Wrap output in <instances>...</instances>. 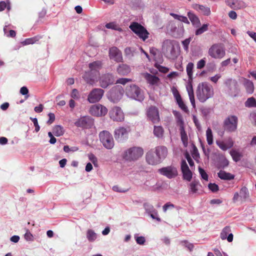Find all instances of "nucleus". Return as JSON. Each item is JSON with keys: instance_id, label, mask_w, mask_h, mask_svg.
<instances>
[{"instance_id": "46", "label": "nucleus", "mask_w": 256, "mask_h": 256, "mask_svg": "<svg viewBox=\"0 0 256 256\" xmlns=\"http://www.w3.org/2000/svg\"><path fill=\"white\" fill-rule=\"evenodd\" d=\"M240 197L243 200H246L249 196L248 191L246 187H242L240 192Z\"/></svg>"}, {"instance_id": "41", "label": "nucleus", "mask_w": 256, "mask_h": 256, "mask_svg": "<svg viewBox=\"0 0 256 256\" xmlns=\"http://www.w3.org/2000/svg\"><path fill=\"white\" fill-rule=\"evenodd\" d=\"M176 102L178 104L179 107L184 112H188V108L186 105L182 101L180 96H178L176 98Z\"/></svg>"}, {"instance_id": "8", "label": "nucleus", "mask_w": 256, "mask_h": 256, "mask_svg": "<svg viewBox=\"0 0 256 256\" xmlns=\"http://www.w3.org/2000/svg\"><path fill=\"white\" fill-rule=\"evenodd\" d=\"M208 53L212 58L222 59L226 54V50L220 44H214L209 48Z\"/></svg>"}, {"instance_id": "24", "label": "nucleus", "mask_w": 256, "mask_h": 256, "mask_svg": "<svg viewBox=\"0 0 256 256\" xmlns=\"http://www.w3.org/2000/svg\"><path fill=\"white\" fill-rule=\"evenodd\" d=\"M154 150L156 154H157L162 162L168 155V149L166 146H156Z\"/></svg>"}, {"instance_id": "54", "label": "nucleus", "mask_w": 256, "mask_h": 256, "mask_svg": "<svg viewBox=\"0 0 256 256\" xmlns=\"http://www.w3.org/2000/svg\"><path fill=\"white\" fill-rule=\"evenodd\" d=\"M4 32L5 34H6L7 36H10L12 38H14L16 36V32L14 30H10L9 32V34H6L8 32L7 26H5L4 28Z\"/></svg>"}, {"instance_id": "19", "label": "nucleus", "mask_w": 256, "mask_h": 256, "mask_svg": "<svg viewBox=\"0 0 256 256\" xmlns=\"http://www.w3.org/2000/svg\"><path fill=\"white\" fill-rule=\"evenodd\" d=\"M109 56L110 59L117 62L122 61V53L116 47L114 46L110 48Z\"/></svg>"}, {"instance_id": "23", "label": "nucleus", "mask_w": 256, "mask_h": 256, "mask_svg": "<svg viewBox=\"0 0 256 256\" xmlns=\"http://www.w3.org/2000/svg\"><path fill=\"white\" fill-rule=\"evenodd\" d=\"M89 68L90 69V72L92 74L94 73V75H96L98 78L100 76L99 70L102 67V64L100 61H96L89 64Z\"/></svg>"}, {"instance_id": "29", "label": "nucleus", "mask_w": 256, "mask_h": 256, "mask_svg": "<svg viewBox=\"0 0 256 256\" xmlns=\"http://www.w3.org/2000/svg\"><path fill=\"white\" fill-rule=\"evenodd\" d=\"M130 72V67L126 64H120L117 68L118 73L122 76H126Z\"/></svg>"}, {"instance_id": "62", "label": "nucleus", "mask_w": 256, "mask_h": 256, "mask_svg": "<svg viewBox=\"0 0 256 256\" xmlns=\"http://www.w3.org/2000/svg\"><path fill=\"white\" fill-rule=\"evenodd\" d=\"M49 120L47 121V124H52L55 120V116L52 113H50L48 114Z\"/></svg>"}, {"instance_id": "40", "label": "nucleus", "mask_w": 256, "mask_h": 256, "mask_svg": "<svg viewBox=\"0 0 256 256\" xmlns=\"http://www.w3.org/2000/svg\"><path fill=\"white\" fill-rule=\"evenodd\" d=\"M194 66V64L191 62H188L186 66V70L189 80H192Z\"/></svg>"}, {"instance_id": "37", "label": "nucleus", "mask_w": 256, "mask_h": 256, "mask_svg": "<svg viewBox=\"0 0 256 256\" xmlns=\"http://www.w3.org/2000/svg\"><path fill=\"white\" fill-rule=\"evenodd\" d=\"M52 132L56 136H60L64 134V130L62 126L57 125L54 127Z\"/></svg>"}, {"instance_id": "44", "label": "nucleus", "mask_w": 256, "mask_h": 256, "mask_svg": "<svg viewBox=\"0 0 256 256\" xmlns=\"http://www.w3.org/2000/svg\"><path fill=\"white\" fill-rule=\"evenodd\" d=\"M208 24H204L200 28H198L195 32L196 36L200 35L208 30Z\"/></svg>"}, {"instance_id": "22", "label": "nucleus", "mask_w": 256, "mask_h": 256, "mask_svg": "<svg viewBox=\"0 0 256 256\" xmlns=\"http://www.w3.org/2000/svg\"><path fill=\"white\" fill-rule=\"evenodd\" d=\"M226 4L232 9L238 10L246 7V4L240 0H226Z\"/></svg>"}, {"instance_id": "52", "label": "nucleus", "mask_w": 256, "mask_h": 256, "mask_svg": "<svg viewBox=\"0 0 256 256\" xmlns=\"http://www.w3.org/2000/svg\"><path fill=\"white\" fill-rule=\"evenodd\" d=\"M70 96L72 98L75 100H78L80 98L79 92L76 88L72 90Z\"/></svg>"}, {"instance_id": "35", "label": "nucleus", "mask_w": 256, "mask_h": 256, "mask_svg": "<svg viewBox=\"0 0 256 256\" xmlns=\"http://www.w3.org/2000/svg\"><path fill=\"white\" fill-rule=\"evenodd\" d=\"M218 176L222 180H231L234 178V176L224 170H220L218 174Z\"/></svg>"}, {"instance_id": "42", "label": "nucleus", "mask_w": 256, "mask_h": 256, "mask_svg": "<svg viewBox=\"0 0 256 256\" xmlns=\"http://www.w3.org/2000/svg\"><path fill=\"white\" fill-rule=\"evenodd\" d=\"M230 154L233 160L236 162L239 161L242 157V154L236 150H232L230 152Z\"/></svg>"}, {"instance_id": "31", "label": "nucleus", "mask_w": 256, "mask_h": 256, "mask_svg": "<svg viewBox=\"0 0 256 256\" xmlns=\"http://www.w3.org/2000/svg\"><path fill=\"white\" fill-rule=\"evenodd\" d=\"M243 84L248 94H252L254 92V85L251 80L244 78Z\"/></svg>"}, {"instance_id": "33", "label": "nucleus", "mask_w": 256, "mask_h": 256, "mask_svg": "<svg viewBox=\"0 0 256 256\" xmlns=\"http://www.w3.org/2000/svg\"><path fill=\"white\" fill-rule=\"evenodd\" d=\"M166 28L167 30L170 31L172 33V34L174 36H178V34H177V31H178V30L176 24L174 22H170L166 26Z\"/></svg>"}, {"instance_id": "7", "label": "nucleus", "mask_w": 256, "mask_h": 256, "mask_svg": "<svg viewBox=\"0 0 256 256\" xmlns=\"http://www.w3.org/2000/svg\"><path fill=\"white\" fill-rule=\"evenodd\" d=\"M238 118L235 116H230L224 121L223 127L224 130L228 132H235L238 127Z\"/></svg>"}, {"instance_id": "38", "label": "nucleus", "mask_w": 256, "mask_h": 256, "mask_svg": "<svg viewBox=\"0 0 256 256\" xmlns=\"http://www.w3.org/2000/svg\"><path fill=\"white\" fill-rule=\"evenodd\" d=\"M86 236L87 239L90 242H94L97 238V234L91 229L87 230Z\"/></svg>"}, {"instance_id": "34", "label": "nucleus", "mask_w": 256, "mask_h": 256, "mask_svg": "<svg viewBox=\"0 0 256 256\" xmlns=\"http://www.w3.org/2000/svg\"><path fill=\"white\" fill-rule=\"evenodd\" d=\"M144 78L148 82L152 84H156L159 81L158 77L148 73L144 74Z\"/></svg>"}, {"instance_id": "32", "label": "nucleus", "mask_w": 256, "mask_h": 256, "mask_svg": "<svg viewBox=\"0 0 256 256\" xmlns=\"http://www.w3.org/2000/svg\"><path fill=\"white\" fill-rule=\"evenodd\" d=\"M188 16L192 24L196 27H198L200 24L198 18L192 12L188 13Z\"/></svg>"}, {"instance_id": "36", "label": "nucleus", "mask_w": 256, "mask_h": 256, "mask_svg": "<svg viewBox=\"0 0 256 256\" xmlns=\"http://www.w3.org/2000/svg\"><path fill=\"white\" fill-rule=\"evenodd\" d=\"M164 130L161 126H154V134L158 138H162L164 136Z\"/></svg>"}, {"instance_id": "2", "label": "nucleus", "mask_w": 256, "mask_h": 256, "mask_svg": "<svg viewBox=\"0 0 256 256\" xmlns=\"http://www.w3.org/2000/svg\"><path fill=\"white\" fill-rule=\"evenodd\" d=\"M143 154L144 150L142 148L133 146L125 150L122 154V158L127 162H134L142 157Z\"/></svg>"}, {"instance_id": "13", "label": "nucleus", "mask_w": 256, "mask_h": 256, "mask_svg": "<svg viewBox=\"0 0 256 256\" xmlns=\"http://www.w3.org/2000/svg\"><path fill=\"white\" fill-rule=\"evenodd\" d=\"M107 112V108L100 104L93 105L90 109V114L96 116H104L106 114Z\"/></svg>"}, {"instance_id": "5", "label": "nucleus", "mask_w": 256, "mask_h": 256, "mask_svg": "<svg viewBox=\"0 0 256 256\" xmlns=\"http://www.w3.org/2000/svg\"><path fill=\"white\" fill-rule=\"evenodd\" d=\"M174 114L176 119L178 125L180 126V131L182 141L184 146H186L188 144V137L184 130V122L181 114L177 112L174 111Z\"/></svg>"}, {"instance_id": "63", "label": "nucleus", "mask_w": 256, "mask_h": 256, "mask_svg": "<svg viewBox=\"0 0 256 256\" xmlns=\"http://www.w3.org/2000/svg\"><path fill=\"white\" fill-rule=\"evenodd\" d=\"M89 159L94 166H97V158L93 154H91L89 156Z\"/></svg>"}, {"instance_id": "59", "label": "nucleus", "mask_w": 256, "mask_h": 256, "mask_svg": "<svg viewBox=\"0 0 256 256\" xmlns=\"http://www.w3.org/2000/svg\"><path fill=\"white\" fill-rule=\"evenodd\" d=\"M30 119L32 120L34 123V126H35V131L38 132L40 130V126L38 125V120L36 118H30Z\"/></svg>"}, {"instance_id": "17", "label": "nucleus", "mask_w": 256, "mask_h": 256, "mask_svg": "<svg viewBox=\"0 0 256 256\" xmlns=\"http://www.w3.org/2000/svg\"><path fill=\"white\" fill-rule=\"evenodd\" d=\"M164 44H166V54L169 58L174 59L177 57L178 52L175 50V48L172 44L170 40H166L164 42Z\"/></svg>"}, {"instance_id": "26", "label": "nucleus", "mask_w": 256, "mask_h": 256, "mask_svg": "<svg viewBox=\"0 0 256 256\" xmlns=\"http://www.w3.org/2000/svg\"><path fill=\"white\" fill-rule=\"evenodd\" d=\"M216 143L218 147L223 150H226L231 148L234 145V141L231 138H229L226 142L216 141Z\"/></svg>"}, {"instance_id": "12", "label": "nucleus", "mask_w": 256, "mask_h": 256, "mask_svg": "<svg viewBox=\"0 0 256 256\" xmlns=\"http://www.w3.org/2000/svg\"><path fill=\"white\" fill-rule=\"evenodd\" d=\"M74 124L77 127L82 128H90L94 124V120L90 117L84 116L78 118L74 122Z\"/></svg>"}, {"instance_id": "16", "label": "nucleus", "mask_w": 256, "mask_h": 256, "mask_svg": "<svg viewBox=\"0 0 256 256\" xmlns=\"http://www.w3.org/2000/svg\"><path fill=\"white\" fill-rule=\"evenodd\" d=\"M115 81L114 78L112 74H106L102 75L100 78V85L102 88H106L108 86L112 84Z\"/></svg>"}, {"instance_id": "61", "label": "nucleus", "mask_w": 256, "mask_h": 256, "mask_svg": "<svg viewBox=\"0 0 256 256\" xmlns=\"http://www.w3.org/2000/svg\"><path fill=\"white\" fill-rule=\"evenodd\" d=\"M174 206L173 204L170 202H167L163 206L162 208L164 212H166L168 209L174 208Z\"/></svg>"}, {"instance_id": "21", "label": "nucleus", "mask_w": 256, "mask_h": 256, "mask_svg": "<svg viewBox=\"0 0 256 256\" xmlns=\"http://www.w3.org/2000/svg\"><path fill=\"white\" fill-rule=\"evenodd\" d=\"M181 170L184 180L190 182L192 174L185 160H182L181 162Z\"/></svg>"}, {"instance_id": "3", "label": "nucleus", "mask_w": 256, "mask_h": 256, "mask_svg": "<svg viewBox=\"0 0 256 256\" xmlns=\"http://www.w3.org/2000/svg\"><path fill=\"white\" fill-rule=\"evenodd\" d=\"M126 94L128 97L139 101H142L144 98V94L141 89L134 84L126 86Z\"/></svg>"}, {"instance_id": "10", "label": "nucleus", "mask_w": 256, "mask_h": 256, "mask_svg": "<svg viewBox=\"0 0 256 256\" xmlns=\"http://www.w3.org/2000/svg\"><path fill=\"white\" fill-rule=\"evenodd\" d=\"M104 94V90L101 88H94L88 94V100L90 103L93 104L99 102Z\"/></svg>"}, {"instance_id": "15", "label": "nucleus", "mask_w": 256, "mask_h": 256, "mask_svg": "<svg viewBox=\"0 0 256 256\" xmlns=\"http://www.w3.org/2000/svg\"><path fill=\"white\" fill-rule=\"evenodd\" d=\"M110 116L111 119L116 122H122L124 120V116L121 108L119 107H114L110 112Z\"/></svg>"}, {"instance_id": "9", "label": "nucleus", "mask_w": 256, "mask_h": 256, "mask_svg": "<svg viewBox=\"0 0 256 256\" xmlns=\"http://www.w3.org/2000/svg\"><path fill=\"white\" fill-rule=\"evenodd\" d=\"M158 172L169 179L175 178L178 175L177 168L172 165L160 168L158 170Z\"/></svg>"}, {"instance_id": "56", "label": "nucleus", "mask_w": 256, "mask_h": 256, "mask_svg": "<svg viewBox=\"0 0 256 256\" xmlns=\"http://www.w3.org/2000/svg\"><path fill=\"white\" fill-rule=\"evenodd\" d=\"M198 171H199V172H200L202 178H203L204 180H208V175L206 172L200 167L198 168Z\"/></svg>"}, {"instance_id": "1", "label": "nucleus", "mask_w": 256, "mask_h": 256, "mask_svg": "<svg viewBox=\"0 0 256 256\" xmlns=\"http://www.w3.org/2000/svg\"><path fill=\"white\" fill-rule=\"evenodd\" d=\"M212 86L207 82H202L198 84L196 90V94L198 100L201 102H205L214 96Z\"/></svg>"}, {"instance_id": "58", "label": "nucleus", "mask_w": 256, "mask_h": 256, "mask_svg": "<svg viewBox=\"0 0 256 256\" xmlns=\"http://www.w3.org/2000/svg\"><path fill=\"white\" fill-rule=\"evenodd\" d=\"M78 150V148L76 146H74L70 148L68 146H64V150L66 152H76Z\"/></svg>"}, {"instance_id": "48", "label": "nucleus", "mask_w": 256, "mask_h": 256, "mask_svg": "<svg viewBox=\"0 0 256 256\" xmlns=\"http://www.w3.org/2000/svg\"><path fill=\"white\" fill-rule=\"evenodd\" d=\"M106 27L108 29H112L114 30H118L120 31L121 30L120 28H119L118 25L114 22H109L106 24Z\"/></svg>"}, {"instance_id": "4", "label": "nucleus", "mask_w": 256, "mask_h": 256, "mask_svg": "<svg viewBox=\"0 0 256 256\" xmlns=\"http://www.w3.org/2000/svg\"><path fill=\"white\" fill-rule=\"evenodd\" d=\"M129 28L140 39L145 41L148 38L149 32L146 28L137 22H132Z\"/></svg>"}, {"instance_id": "39", "label": "nucleus", "mask_w": 256, "mask_h": 256, "mask_svg": "<svg viewBox=\"0 0 256 256\" xmlns=\"http://www.w3.org/2000/svg\"><path fill=\"white\" fill-rule=\"evenodd\" d=\"M200 186V182L198 181H193L190 183L189 185L190 187V193L195 194L196 193L198 190V186Z\"/></svg>"}, {"instance_id": "30", "label": "nucleus", "mask_w": 256, "mask_h": 256, "mask_svg": "<svg viewBox=\"0 0 256 256\" xmlns=\"http://www.w3.org/2000/svg\"><path fill=\"white\" fill-rule=\"evenodd\" d=\"M186 90L188 94L190 102L194 108H195V100L192 84L190 82L186 86Z\"/></svg>"}, {"instance_id": "49", "label": "nucleus", "mask_w": 256, "mask_h": 256, "mask_svg": "<svg viewBox=\"0 0 256 256\" xmlns=\"http://www.w3.org/2000/svg\"><path fill=\"white\" fill-rule=\"evenodd\" d=\"M186 248L190 251L192 250L194 246L192 244L189 242L187 240H183L180 242Z\"/></svg>"}, {"instance_id": "47", "label": "nucleus", "mask_w": 256, "mask_h": 256, "mask_svg": "<svg viewBox=\"0 0 256 256\" xmlns=\"http://www.w3.org/2000/svg\"><path fill=\"white\" fill-rule=\"evenodd\" d=\"M144 208L146 211L149 214L150 212H154L156 213V210L154 206L149 203H144Z\"/></svg>"}, {"instance_id": "6", "label": "nucleus", "mask_w": 256, "mask_h": 256, "mask_svg": "<svg viewBox=\"0 0 256 256\" xmlns=\"http://www.w3.org/2000/svg\"><path fill=\"white\" fill-rule=\"evenodd\" d=\"M99 138L100 142L105 148L110 150L114 148V140L110 132L106 130L101 132L99 134Z\"/></svg>"}, {"instance_id": "43", "label": "nucleus", "mask_w": 256, "mask_h": 256, "mask_svg": "<svg viewBox=\"0 0 256 256\" xmlns=\"http://www.w3.org/2000/svg\"><path fill=\"white\" fill-rule=\"evenodd\" d=\"M206 136L208 144L211 145L213 143V135L210 128H208L206 131Z\"/></svg>"}, {"instance_id": "25", "label": "nucleus", "mask_w": 256, "mask_h": 256, "mask_svg": "<svg viewBox=\"0 0 256 256\" xmlns=\"http://www.w3.org/2000/svg\"><path fill=\"white\" fill-rule=\"evenodd\" d=\"M231 231L230 228L229 226H226L224 228L220 234V238L222 240L227 239L228 242H232L233 240V234L230 233Z\"/></svg>"}, {"instance_id": "20", "label": "nucleus", "mask_w": 256, "mask_h": 256, "mask_svg": "<svg viewBox=\"0 0 256 256\" xmlns=\"http://www.w3.org/2000/svg\"><path fill=\"white\" fill-rule=\"evenodd\" d=\"M146 160L147 162L151 165H156L160 164L162 160L158 157L154 150L149 151L146 155Z\"/></svg>"}, {"instance_id": "64", "label": "nucleus", "mask_w": 256, "mask_h": 256, "mask_svg": "<svg viewBox=\"0 0 256 256\" xmlns=\"http://www.w3.org/2000/svg\"><path fill=\"white\" fill-rule=\"evenodd\" d=\"M221 78L220 74H216L214 76H212L210 78V80L214 83H216L218 80Z\"/></svg>"}, {"instance_id": "11", "label": "nucleus", "mask_w": 256, "mask_h": 256, "mask_svg": "<svg viewBox=\"0 0 256 256\" xmlns=\"http://www.w3.org/2000/svg\"><path fill=\"white\" fill-rule=\"evenodd\" d=\"M123 95V90L121 86H116L113 88L110 92L108 99L113 102H117Z\"/></svg>"}, {"instance_id": "18", "label": "nucleus", "mask_w": 256, "mask_h": 256, "mask_svg": "<svg viewBox=\"0 0 256 256\" xmlns=\"http://www.w3.org/2000/svg\"><path fill=\"white\" fill-rule=\"evenodd\" d=\"M148 118L153 122H158L160 120V116L158 109L154 106H151L147 110Z\"/></svg>"}, {"instance_id": "60", "label": "nucleus", "mask_w": 256, "mask_h": 256, "mask_svg": "<svg viewBox=\"0 0 256 256\" xmlns=\"http://www.w3.org/2000/svg\"><path fill=\"white\" fill-rule=\"evenodd\" d=\"M209 189L212 192H216L218 190V186L215 184L210 183L208 186Z\"/></svg>"}, {"instance_id": "55", "label": "nucleus", "mask_w": 256, "mask_h": 256, "mask_svg": "<svg viewBox=\"0 0 256 256\" xmlns=\"http://www.w3.org/2000/svg\"><path fill=\"white\" fill-rule=\"evenodd\" d=\"M131 81H132V80L130 78H120L116 80V83L124 85L127 82H130Z\"/></svg>"}, {"instance_id": "14", "label": "nucleus", "mask_w": 256, "mask_h": 256, "mask_svg": "<svg viewBox=\"0 0 256 256\" xmlns=\"http://www.w3.org/2000/svg\"><path fill=\"white\" fill-rule=\"evenodd\" d=\"M114 136L118 142H123L128 138V132L126 128L119 127L114 130Z\"/></svg>"}, {"instance_id": "28", "label": "nucleus", "mask_w": 256, "mask_h": 256, "mask_svg": "<svg viewBox=\"0 0 256 256\" xmlns=\"http://www.w3.org/2000/svg\"><path fill=\"white\" fill-rule=\"evenodd\" d=\"M83 78L86 83L93 84L97 80L98 77L90 72H86L83 76Z\"/></svg>"}, {"instance_id": "45", "label": "nucleus", "mask_w": 256, "mask_h": 256, "mask_svg": "<svg viewBox=\"0 0 256 256\" xmlns=\"http://www.w3.org/2000/svg\"><path fill=\"white\" fill-rule=\"evenodd\" d=\"M246 107H256V100L253 97L248 98L245 102Z\"/></svg>"}, {"instance_id": "51", "label": "nucleus", "mask_w": 256, "mask_h": 256, "mask_svg": "<svg viewBox=\"0 0 256 256\" xmlns=\"http://www.w3.org/2000/svg\"><path fill=\"white\" fill-rule=\"evenodd\" d=\"M191 38H189L182 42V44L186 52L188 51V45L191 41Z\"/></svg>"}, {"instance_id": "27", "label": "nucleus", "mask_w": 256, "mask_h": 256, "mask_svg": "<svg viewBox=\"0 0 256 256\" xmlns=\"http://www.w3.org/2000/svg\"><path fill=\"white\" fill-rule=\"evenodd\" d=\"M193 8L202 13L204 16H210L211 13L210 8L203 5L194 4L192 6Z\"/></svg>"}, {"instance_id": "53", "label": "nucleus", "mask_w": 256, "mask_h": 256, "mask_svg": "<svg viewBox=\"0 0 256 256\" xmlns=\"http://www.w3.org/2000/svg\"><path fill=\"white\" fill-rule=\"evenodd\" d=\"M38 40L36 38H32L26 39L22 43L24 45H28L34 44Z\"/></svg>"}, {"instance_id": "57", "label": "nucleus", "mask_w": 256, "mask_h": 256, "mask_svg": "<svg viewBox=\"0 0 256 256\" xmlns=\"http://www.w3.org/2000/svg\"><path fill=\"white\" fill-rule=\"evenodd\" d=\"M206 62L204 58L202 59L198 62L196 64V68L198 69L202 68L206 65Z\"/></svg>"}, {"instance_id": "50", "label": "nucleus", "mask_w": 256, "mask_h": 256, "mask_svg": "<svg viewBox=\"0 0 256 256\" xmlns=\"http://www.w3.org/2000/svg\"><path fill=\"white\" fill-rule=\"evenodd\" d=\"M24 238L27 241H32L34 240V236L28 230H26V232L24 234Z\"/></svg>"}]
</instances>
